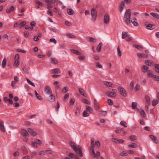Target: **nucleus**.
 Returning <instances> with one entry per match:
<instances>
[{
    "instance_id": "obj_1",
    "label": "nucleus",
    "mask_w": 159,
    "mask_h": 159,
    "mask_svg": "<svg viewBox=\"0 0 159 159\" xmlns=\"http://www.w3.org/2000/svg\"><path fill=\"white\" fill-rule=\"evenodd\" d=\"M131 11L129 9H127L124 14V20L127 24L130 23Z\"/></svg>"
},
{
    "instance_id": "obj_2",
    "label": "nucleus",
    "mask_w": 159,
    "mask_h": 159,
    "mask_svg": "<svg viewBox=\"0 0 159 159\" xmlns=\"http://www.w3.org/2000/svg\"><path fill=\"white\" fill-rule=\"evenodd\" d=\"M118 90L121 95L124 97L127 96L126 91L124 88L121 87H119L118 88Z\"/></svg>"
},
{
    "instance_id": "obj_3",
    "label": "nucleus",
    "mask_w": 159,
    "mask_h": 159,
    "mask_svg": "<svg viewBox=\"0 0 159 159\" xmlns=\"http://www.w3.org/2000/svg\"><path fill=\"white\" fill-rule=\"evenodd\" d=\"M144 25L146 26V28L148 30H152L155 28V25L149 23L148 22L144 23Z\"/></svg>"
},
{
    "instance_id": "obj_4",
    "label": "nucleus",
    "mask_w": 159,
    "mask_h": 159,
    "mask_svg": "<svg viewBox=\"0 0 159 159\" xmlns=\"http://www.w3.org/2000/svg\"><path fill=\"white\" fill-rule=\"evenodd\" d=\"M77 147V151L75 152L76 153L79 155L80 157H82L83 156V155L82 152L81 147L79 145L76 146Z\"/></svg>"
},
{
    "instance_id": "obj_5",
    "label": "nucleus",
    "mask_w": 159,
    "mask_h": 159,
    "mask_svg": "<svg viewBox=\"0 0 159 159\" xmlns=\"http://www.w3.org/2000/svg\"><path fill=\"white\" fill-rule=\"evenodd\" d=\"M109 16L107 13H106L104 17V22L106 24L109 23Z\"/></svg>"
},
{
    "instance_id": "obj_6",
    "label": "nucleus",
    "mask_w": 159,
    "mask_h": 159,
    "mask_svg": "<svg viewBox=\"0 0 159 159\" xmlns=\"http://www.w3.org/2000/svg\"><path fill=\"white\" fill-rule=\"evenodd\" d=\"M91 15L93 19L95 20L97 17V12L94 8H92L91 10Z\"/></svg>"
},
{
    "instance_id": "obj_7",
    "label": "nucleus",
    "mask_w": 159,
    "mask_h": 159,
    "mask_svg": "<svg viewBox=\"0 0 159 159\" xmlns=\"http://www.w3.org/2000/svg\"><path fill=\"white\" fill-rule=\"evenodd\" d=\"M125 4L124 2L123 1H121L119 7V10L120 13L122 12L124 9V7H125Z\"/></svg>"
},
{
    "instance_id": "obj_8",
    "label": "nucleus",
    "mask_w": 159,
    "mask_h": 159,
    "mask_svg": "<svg viewBox=\"0 0 159 159\" xmlns=\"http://www.w3.org/2000/svg\"><path fill=\"white\" fill-rule=\"evenodd\" d=\"M45 92L48 94H50L52 93V90L48 86H46L44 89Z\"/></svg>"
},
{
    "instance_id": "obj_9",
    "label": "nucleus",
    "mask_w": 159,
    "mask_h": 159,
    "mask_svg": "<svg viewBox=\"0 0 159 159\" xmlns=\"http://www.w3.org/2000/svg\"><path fill=\"white\" fill-rule=\"evenodd\" d=\"M50 95L47 98L48 100L50 102H54L55 99V97L54 95L52 93L50 94Z\"/></svg>"
},
{
    "instance_id": "obj_10",
    "label": "nucleus",
    "mask_w": 159,
    "mask_h": 159,
    "mask_svg": "<svg viewBox=\"0 0 159 159\" xmlns=\"http://www.w3.org/2000/svg\"><path fill=\"white\" fill-rule=\"evenodd\" d=\"M94 107L95 109L97 111L99 110V106L98 104V102L97 101L96 99H94Z\"/></svg>"
},
{
    "instance_id": "obj_11",
    "label": "nucleus",
    "mask_w": 159,
    "mask_h": 159,
    "mask_svg": "<svg viewBox=\"0 0 159 159\" xmlns=\"http://www.w3.org/2000/svg\"><path fill=\"white\" fill-rule=\"evenodd\" d=\"M0 129L3 132H5L6 131L4 125V123L2 121H0Z\"/></svg>"
},
{
    "instance_id": "obj_12",
    "label": "nucleus",
    "mask_w": 159,
    "mask_h": 159,
    "mask_svg": "<svg viewBox=\"0 0 159 159\" xmlns=\"http://www.w3.org/2000/svg\"><path fill=\"white\" fill-rule=\"evenodd\" d=\"M131 22L134 26H137L139 25L138 23L136 22V19L135 17L132 19Z\"/></svg>"
},
{
    "instance_id": "obj_13",
    "label": "nucleus",
    "mask_w": 159,
    "mask_h": 159,
    "mask_svg": "<svg viewBox=\"0 0 159 159\" xmlns=\"http://www.w3.org/2000/svg\"><path fill=\"white\" fill-rule=\"evenodd\" d=\"M122 39H124L127 38L128 36H130V35L128 32L123 31L122 33Z\"/></svg>"
},
{
    "instance_id": "obj_14",
    "label": "nucleus",
    "mask_w": 159,
    "mask_h": 159,
    "mask_svg": "<svg viewBox=\"0 0 159 159\" xmlns=\"http://www.w3.org/2000/svg\"><path fill=\"white\" fill-rule=\"evenodd\" d=\"M137 56L140 58L142 57L147 58L148 57V55L146 54H143L141 53H137Z\"/></svg>"
},
{
    "instance_id": "obj_15",
    "label": "nucleus",
    "mask_w": 159,
    "mask_h": 159,
    "mask_svg": "<svg viewBox=\"0 0 159 159\" xmlns=\"http://www.w3.org/2000/svg\"><path fill=\"white\" fill-rule=\"evenodd\" d=\"M21 132L22 134L24 136H29V134L28 132L24 129L21 130Z\"/></svg>"
},
{
    "instance_id": "obj_16",
    "label": "nucleus",
    "mask_w": 159,
    "mask_h": 159,
    "mask_svg": "<svg viewBox=\"0 0 159 159\" xmlns=\"http://www.w3.org/2000/svg\"><path fill=\"white\" fill-rule=\"evenodd\" d=\"M67 11L68 14L69 15H72L75 13L74 11L72 9L67 8Z\"/></svg>"
},
{
    "instance_id": "obj_17",
    "label": "nucleus",
    "mask_w": 159,
    "mask_h": 159,
    "mask_svg": "<svg viewBox=\"0 0 159 159\" xmlns=\"http://www.w3.org/2000/svg\"><path fill=\"white\" fill-rule=\"evenodd\" d=\"M70 145L71 146L72 148L73 149L75 152L77 151V147L75 143L71 142H70Z\"/></svg>"
},
{
    "instance_id": "obj_18",
    "label": "nucleus",
    "mask_w": 159,
    "mask_h": 159,
    "mask_svg": "<svg viewBox=\"0 0 159 159\" xmlns=\"http://www.w3.org/2000/svg\"><path fill=\"white\" fill-rule=\"evenodd\" d=\"M149 137L152 140H153V142L157 144L158 143V141L157 140V138L155 136L153 135H150Z\"/></svg>"
},
{
    "instance_id": "obj_19",
    "label": "nucleus",
    "mask_w": 159,
    "mask_h": 159,
    "mask_svg": "<svg viewBox=\"0 0 159 159\" xmlns=\"http://www.w3.org/2000/svg\"><path fill=\"white\" fill-rule=\"evenodd\" d=\"M145 64L149 66H151L153 65V62L151 60H146L145 61Z\"/></svg>"
},
{
    "instance_id": "obj_20",
    "label": "nucleus",
    "mask_w": 159,
    "mask_h": 159,
    "mask_svg": "<svg viewBox=\"0 0 159 159\" xmlns=\"http://www.w3.org/2000/svg\"><path fill=\"white\" fill-rule=\"evenodd\" d=\"M28 131L33 136H35L37 134V133L34 132L32 129L29 128Z\"/></svg>"
},
{
    "instance_id": "obj_21",
    "label": "nucleus",
    "mask_w": 159,
    "mask_h": 159,
    "mask_svg": "<svg viewBox=\"0 0 159 159\" xmlns=\"http://www.w3.org/2000/svg\"><path fill=\"white\" fill-rule=\"evenodd\" d=\"M106 94L107 96L110 97H116L115 96L114 93L112 92H108L106 93Z\"/></svg>"
},
{
    "instance_id": "obj_22",
    "label": "nucleus",
    "mask_w": 159,
    "mask_h": 159,
    "mask_svg": "<svg viewBox=\"0 0 159 159\" xmlns=\"http://www.w3.org/2000/svg\"><path fill=\"white\" fill-rule=\"evenodd\" d=\"M150 14L154 18L157 19H159V15H158L157 13L151 12L150 13Z\"/></svg>"
},
{
    "instance_id": "obj_23",
    "label": "nucleus",
    "mask_w": 159,
    "mask_h": 159,
    "mask_svg": "<svg viewBox=\"0 0 159 159\" xmlns=\"http://www.w3.org/2000/svg\"><path fill=\"white\" fill-rule=\"evenodd\" d=\"M102 45L103 44L102 43L100 42L97 46V50L98 52H99L101 51V48Z\"/></svg>"
},
{
    "instance_id": "obj_24",
    "label": "nucleus",
    "mask_w": 159,
    "mask_h": 159,
    "mask_svg": "<svg viewBox=\"0 0 159 159\" xmlns=\"http://www.w3.org/2000/svg\"><path fill=\"white\" fill-rule=\"evenodd\" d=\"M53 73L58 74L61 72V71L59 68H56L53 69L52 70Z\"/></svg>"
},
{
    "instance_id": "obj_25",
    "label": "nucleus",
    "mask_w": 159,
    "mask_h": 159,
    "mask_svg": "<svg viewBox=\"0 0 159 159\" xmlns=\"http://www.w3.org/2000/svg\"><path fill=\"white\" fill-rule=\"evenodd\" d=\"M34 93L37 99L40 100H42V97L37 93L36 90L34 91Z\"/></svg>"
},
{
    "instance_id": "obj_26",
    "label": "nucleus",
    "mask_w": 159,
    "mask_h": 159,
    "mask_svg": "<svg viewBox=\"0 0 159 159\" xmlns=\"http://www.w3.org/2000/svg\"><path fill=\"white\" fill-rule=\"evenodd\" d=\"M104 84L107 87H112V84L111 82L108 81H105L104 82Z\"/></svg>"
},
{
    "instance_id": "obj_27",
    "label": "nucleus",
    "mask_w": 159,
    "mask_h": 159,
    "mask_svg": "<svg viewBox=\"0 0 159 159\" xmlns=\"http://www.w3.org/2000/svg\"><path fill=\"white\" fill-rule=\"evenodd\" d=\"M7 63V60L6 58H4L2 61V66L3 68H5L6 66Z\"/></svg>"
},
{
    "instance_id": "obj_28",
    "label": "nucleus",
    "mask_w": 159,
    "mask_h": 159,
    "mask_svg": "<svg viewBox=\"0 0 159 159\" xmlns=\"http://www.w3.org/2000/svg\"><path fill=\"white\" fill-rule=\"evenodd\" d=\"M71 51L74 53L78 55H80L81 54L80 52L76 50L72 49H71Z\"/></svg>"
},
{
    "instance_id": "obj_29",
    "label": "nucleus",
    "mask_w": 159,
    "mask_h": 159,
    "mask_svg": "<svg viewBox=\"0 0 159 159\" xmlns=\"http://www.w3.org/2000/svg\"><path fill=\"white\" fill-rule=\"evenodd\" d=\"M79 91L80 93L82 95L84 96L85 97L86 96L85 95V91L84 90L81 88H79Z\"/></svg>"
},
{
    "instance_id": "obj_30",
    "label": "nucleus",
    "mask_w": 159,
    "mask_h": 159,
    "mask_svg": "<svg viewBox=\"0 0 159 159\" xmlns=\"http://www.w3.org/2000/svg\"><path fill=\"white\" fill-rule=\"evenodd\" d=\"M145 100L146 102L147 103V104L149 105L150 104V97L148 96H146L145 97Z\"/></svg>"
},
{
    "instance_id": "obj_31",
    "label": "nucleus",
    "mask_w": 159,
    "mask_h": 159,
    "mask_svg": "<svg viewBox=\"0 0 159 159\" xmlns=\"http://www.w3.org/2000/svg\"><path fill=\"white\" fill-rule=\"evenodd\" d=\"M148 67L146 66H143L142 68V71L143 72H145L147 71H148Z\"/></svg>"
},
{
    "instance_id": "obj_32",
    "label": "nucleus",
    "mask_w": 159,
    "mask_h": 159,
    "mask_svg": "<svg viewBox=\"0 0 159 159\" xmlns=\"http://www.w3.org/2000/svg\"><path fill=\"white\" fill-rule=\"evenodd\" d=\"M14 10V7L13 6L11 7L10 9H7L6 10V12L7 13H10L11 11H13Z\"/></svg>"
},
{
    "instance_id": "obj_33",
    "label": "nucleus",
    "mask_w": 159,
    "mask_h": 159,
    "mask_svg": "<svg viewBox=\"0 0 159 159\" xmlns=\"http://www.w3.org/2000/svg\"><path fill=\"white\" fill-rule=\"evenodd\" d=\"M68 88L67 87L65 86L61 90V92L64 93H65L68 91Z\"/></svg>"
},
{
    "instance_id": "obj_34",
    "label": "nucleus",
    "mask_w": 159,
    "mask_h": 159,
    "mask_svg": "<svg viewBox=\"0 0 159 159\" xmlns=\"http://www.w3.org/2000/svg\"><path fill=\"white\" fill-rule=\"evenodd\" d=\"M128 146L129 148L131 147L132 148H136L137 147V145L135 143H132L129 144Z\"/></svg>"
},
{
    "instance_id": "obj_35",
    "label": "nucleus",
    "mask_w": 159,
    "mask_h": 159,
    "mask_svg": "<svg viewBox=\"0 0 159 159\" xmlns=\"http://www.w3.org/2000/svg\"><path fill=\"white\" fill-rule=\"evenodd\" d=\"M155 71L157 73H159V64H155L154 65Z\"/></svg>"
},
{
    "instance_id": "obj_36",
    "label": "nucleus",
    "mask_w": 159,
    "mask_h": 159,
    "mask_svg": "<svg viewBox=\"0 0 159 159\" xmlns=\"http://www.w3.org/2000/svg\"><path fill=\"white\" fill-rule=\"evenodd\" d=\"M51 61L52 63L54 64H57L58 63L57 60L54 57L51 58Z\"/></svg>"
},
{
    "instance_id": "obj_37",
    "label": "nucleus",
    "mask_w": 159,
    "mask_h": 159,
    "mask_svg": "<svg viewBox=\"0 0 159 159\" xmlns=\"http://www.w3.org/2000/svg\"><path fill=\"white\" fill-rule=\"evenodd\" d=\"M35 2L40 6L43 7L44 6V4L42 2L38 0H35Z\"/></svg>"
},
{
    "instance_id": "obj_38",
    "label": "nucleus",
    "mask_w": 159,
    "mask_h": 159,
    "mask_svg": "<svg viewBox=\"0 0 159 159\" xmlns=\"http://www.w3.org/2000/svg\"><path fill=\"white\" fill-rule=\"evenodd\" d=\"M140 113L141 115L143 117H145L146 116V114L144 111L142 109H140Z\"/></svg>"
},
{
    "instance_id": "obj_39",
    "label": "nucleus",
    "mask_w": 159,
    "mask_h": 159,
    "mask_svg": "<svg viewBox=\"0 0 159 159\" xmlns=\"http://www.w3.org/2000/svg\"><path fill=\"white\" fill-rule=\"evenodd\" d=\"M88 39H89V41L90 42H96V39L92 37H88Z\"/></svg>"
},
{
    "instance_id": "obj_40",
    "label": "nucleus",
    "mask_w": 159,
    "mask_h": 159,
    "mask_svg": "<svg viewBox=\"0 0 159 159\" xmlns=\"http://www.w3.org/2000/svg\"><path fill=\"white\" fill-rule=\"evenodd\" d=\"M76 155H75L73 153L70 152L68 154V156L72 159H74Z\"/></svg>"
},
{
    "instance_id": "obj_41",
    "label": "nucleus",
    "mask_w": 159,
    "mask_h": 159,
    "mask_svg": "<svg viewBox=\"0 0 159 159\" xmlns=\"http://www.w3.org/2000/svg\"><path fill=\"white\" fill-rule=\"evenodd\" d=\"M26 80L28 83L30 84V85H31V86H33V87H35V84L30 80L28 79L27 78H26Z\"/></svg>"
},
{
    "instance_id": "obj_42",
    "label": "nucleus",
    "mask_w": 159,
    "mask_h": 159,
    "mask_svg": "<svg viewBox=\"0 0 159 159\" xmlns=\"http://www.w3.org/2000/svg\"><path fill=\"white\" fill-rule=\"evenodd\" d=\"M129 139L131 140H134L136 139V137L135 135H131L129 136Z\"/></svg>"
},
{
    "instance_id": "obj_43",
    "label": "nucleus",
    "mask_w": 159,
    "mask_h": 159,
    "mask_svg": "<svg viewBox=\"0 0 159 159\" xmlns=\"http://www.w3.org/2000/svg\"><path fill=\"white\" fill-rule=\"evenodd\" d=\"M158 103L157 100L156 99H153L152 102V105L153 106H155Z\"/></svg>"
},
{
    "instance_id": "obj_44",
    "label": "nucleus",
    "mask_w": 159,
    "mask_h": 159,
    "mask_svg": "<svg viewBox=\"0 0 159 159\" xmlns=\"http://www.w3.org/2000/svg\"><path fill=\"white\" fill-rule=\"evenodd\" d=\"M107 114V112L104 111H99V114L101 115H106Z\"/></svg>"
},
{
    "instance_id": "obj_45",
    "label": "nucleus",
    "mask_w": 159,
    "mask_h": 159,
    "mask_svg": "<svg viewBox=\"0 0 159 159\" xmlns=\"http://www.w3.org/2000/svg\"><path fill=\"white\" fill-rule=\"evenodd\" d=\"M66 35L68 36L69 38H76V37L75 36L73 35L72 34L70 33H67L66 34Z\"/></svg>"
},
{
    "instance_id": "obj_46",
    "label": "nucleus",
    "mask_w": 159,
    "mask_h": 159,
    "mask_svg": "<svg viewBox=\"0 0 159 159\" xmlns=\"http://www.w3.org/2000/svg\"><path fill=\"white\" fill-rule=\"evenodd\" d=\"M137 105V103L136 102H133L132 104V109H134L136 107V106Z\"/></svg>"
},
{
    "instance_id": "obj_47",
    "label": "nucleus",
    "mask_w": 159,
    "mask_h": 159,
    "mask_svg": "<svg viewBox=\"0 0 159 159\" xmlns=\"http://www.w3.org/2000/svg\"><path fill=\"white\" fill-rule=\"evenodd\" d=\"M152 77L154 78V80L155 81H159V76L154 75H153Z\"/></svg>"
},
{
    "instance_id": "obj_48",
    "label": "nucleus",
    "mask_w": 159,
    "mask_h": 159,
    "mask_svg": "<svg viewBox=\"0 0 159 159\" xmlns=\"http://www.w3.org/2000/svg\"><path fill=\"white\" fill-rule=\"evenodd\" d=\"M117 51L118 55L119 57H120L121 56V53L120 51V48L119 46H118L117 48Z\"/></svg>"
},
{
    "instance_id": "obj_49",
    "label": "nucleus",
    "mask_w": 159,
    "mask_h": 159,
    "mask_svg": "<svg viewBox=\"0 0 159 159\" xmlns=\"http://www.w3.org/2000/svg\"><path fill=\"white\" fill-rule=\"evenodd\" d=\"M148 76H151V77H153V75H154L153 74L151 70H148Z\"/></svg>"
},
{
    "instance_id": "obj_50",
    "label": "nucleus",
    "mask_w": 159,
    "mask_h": 159,
    "mask_svg": "<svg viewBox=\"0 0 159 159\" xmlns=\"http://www.w3.org/2000/svg\"><path fill=\"white\" fill-rule=\"evenodd\" d=\"M134 46L138 49H140L143 48V47L142 46L139 45H134Z\"/></svg>"
},
{
    "instance_id": "obj_51",
    "label": "nucleus",
    "mask_w": 159,
    "mask_h": 159,
    "mask_svg": "<svg viewBox=\"0 0 159 159\" xmlns=\"http://www.w3.org/2000/svg\"><path fill=\"white\" fill-rule=\"evenodd\" d=\"M35 142L36 144H42V141L39 139H35Z\"/></svg>"
},
{
    "instance_id": "obj_52",
    "label": "nucleus",
    "mask_w": 159,
    "mask_h": 159,
    "mask_svg": "<svg viewBox=\"0 0 159 159\" xmlns=\"http://www.w3.org/2000/svg\"><path fill=\"white\" fill-rule=\"evenodd\" d=\"M20 64V62L17 60H15L14 63V65L17 67Z\"/></svg>"
},
{
    "instance_id": "obj_53",
    "label": "nucleus",
    "mask_w": 159,
    "mask_h": 159,
    "mask_svg": "<svg viewBox=\"0 0 159 159\" xmlns=\"http://www.w3.org/2000/svg\"><path fill=\"white\" fill-rule=\"evenodd\" d=\"M89 116L88 113L86 111H84L83 113V116L84 117H87Z\"/></svg>"
},
{
    "instance_id": "obj_54",
    "label": "nucleus",
    "mask_w": 159,
    "mask_h": 159,
    "mask_svg": "<svg viewBox=\"0 0 159 159\" xmlns=\"http://www.w3.org/2000/svg\"><path fill=\"white\" fill-rule=\"evenodd\" d=\"M86 109L89 111L90 113H92L93 111L92 108L89 106H87L86 107Z\"/></svg>"
},
{
    "instance_id": "obj_55",
    "label": "nucleus",
    "mask_w": 159,
    "mask_h": 159,
    "mask_svg": "<svg viewBox=\"0 0 159 159\" xmlns=\"http://www.w3.org/2000/svg\"><path fill=\"white\" fill-rule=\"evenodd\" d=\"M135 89L137 91L139 90L140 88V86L139 84H137L135 87Z\"/></svg>"
},
{
    "instance_id": "obj_56",
    "label": "nucleus",
    "mask_w": 159,
    "mask_h": 159,
    "mask_svg": "<svg viewBox=\"0 0 159 159\" xmlns=\"http://www.w3.org/2000/svg\"><path fill=\"white\" fill-rule=\"evenodd\" d=\"M26 24V22L25 21H22V22H21L20 24V27H22L23 26H24V25H25Z\"/></svg>"
},
{
    "instance_id": "obj_57",
    "label": "nucleus",
    "mask_w": 159,
    "mask_h": 159,
    "mask_svg": "<svg viewBox=\"0 0 159 159\" xmlns=\"http://www.w3.org/2000/svg\"><path fill=\"white\" fill-rule=\"evenodd\" d=\"M96 66L97 67L99 68H102V66L98 62L97 63V65Z\"/></svg>"
},
{
    "instance_id": "obj_58",
    "label": "nucleus",
    "mask_w": 159,
    "mask_h": 159,
    "mask_svg": "<svg viewBox=\"0 0 159 159\" xmlns=\"http://www.w3.org/2000/svg\"><path fill=\"white\" fill-rule=\"evenodd\" d=\"M52 43H56L57 41L56 39L54 38L50 39L49 40Z\"/></svg>"
},
{
    "instance_id": "obj_59",
    "label": "nucleus",
    "mask_w": 159,
    "mask_h": 159,
    "mask_svg": "<svg viewBox=\"0 0 159 159\" xmlns=\"http://www.w3.org/2000/svg\"><path fill=\"white\" fill-rule=\"evenodd\" d=\"M13 156L15 157H17L19 155V152L18 151H16L13 154Z\"/></svg>"
},
{
    "instance_id": "obj_60",
    "label": "nucleus",
    "mask_w": 159,
    "mask_h": 159,
    "mask_svg": "<svg viewBox=\"0 0 159 159\" xmlns=\"http://www.w3.org/2000/svg\"><path fill=\"white\" fill-rule=\"evenodd\" d=\"M83 101L86 104H89L90 103V102L89 101L86 99H83Z\"/></svg>"
},
{
    "instance_id": "obj_61",
    "label": "nucleus",
    "mask_w": 159,
    "mask_h": 159,
    "mask_svg": "<svg viewBox=\"0 0 159 159\" xmlns=\"http://www.w3.org/2000/svg\"><path fill=\"white\" fill-rule=\"evenodd\" d=\"M120 124L121 125L124 126L125 127H126L127 126V125H125V124H126V122L125 121H123L120 122Z\"/></svg>"
},
{
    "instance_id": "obj_62",
    "label": "nucleus",
    "mask_w": 159,
    "mask_h": 159,
    "mask_svg": "<svg viewBox=\"0 0 159 159\" xmlns=\"http://www.w3.org/2000/svg\"><path fill=\"white\" fill-rule=\"evenodd\" d=\"M21 150L23 151H24L25 152H27V149H26V147L25 146H23L21 148Z\"/></svg>"
},
{
    "instance_id": "obj_63",
    "label": "nucleus",
    "mask_w": 159,
    "mask_h": 159,
    "mask_svg": "<svg viewBox=\"0 0 159 159\" xmlns=\"http://www.w3.org/2000/svg\"><path fill=\"white\" fill-rule=\"evenodd\" d=\"M108 104L110 105H112L113 104V102L112 100L108 99Z\"/></svg>"
},
{
    "instance_id": "obj_64",
    "label": "nucleus",
    "mask_w": 159,
    "mask_h": 159,
    "mask_svg": "<svg viewBox=\"0 0 159 159\" xmlns=\"http://www.w3.org/2000/svg\"><path fill=\"white\" fill-rule=\"evenodd\" d=\"M65 24L68 26H70L72 25L71 23L70 22L67 21H65Z\"/></svg>"
}]
</instances>
